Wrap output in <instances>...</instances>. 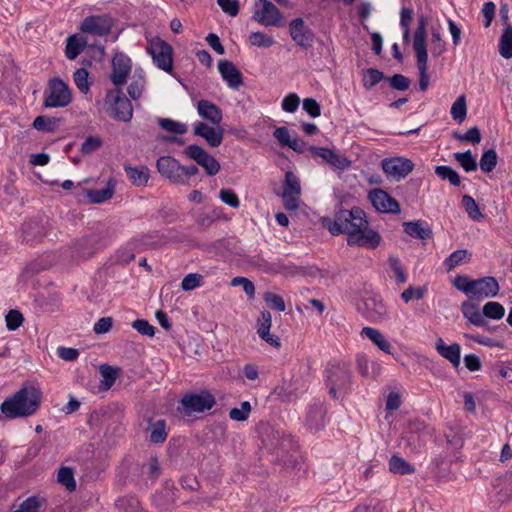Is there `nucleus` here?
Wrapping results in <instances>:
<instances>
[{"label": "nucleus", "instance_id": "58836bf2", "mask_svg": "<svg viewBox=\"0 0 512 512\" xmlns=\"http://www.w3.org/2000/svg\"><path fill=\"white\" fill-rule=\"evenodd\" d=\"M158 124L163 130L174 134L182 135L188 131V127L185 123L170 118H159Z\"/></svg>", "mask_w": 512, "mask_h": 512}, {"label": "nucleus", "instance_id": "a878e982", "mask_svg": "<svg viewBox=\"0 0 512 512\" xmlns=\"http://www.w3.org/2000/svg\"><path fill=\"white\" fill-rule=\"evenodd\" d=\"M437 352L445 359H447L455 368L460 365L461 348L457 343L446 345L442 339L436 343Z\"/></svg>", "mask_w": 512, "mask_h": 512}, {"label": "nucleus", "instance_id": "6e6552de", "mask_svg": "<svg viewBox=\"0 0 512 512\" xmlns=\"http://www.w3.org/2000/svg\"><path fill=\"white\" fill-rule=\"evenodd\" d=\"M147 52L151 55L154 64L165 72H171L173 69V49L170 44L159 37L149 41Z\"/></svg>", "mask_w": 512, "mask_h": 512}, {"label": "nucleus", "instance_id": "864d4df0", "mask_svg": "<svg viewBox=\"0 0 512 512\" xmlns=\"http://www.w3.org/2000/svg\"><path fill=\"white\" fill-rule=\"evenodd\" d=\"M144 85L145 80L142 74L134 75L132 82L128 86L129 96L134 100L139 99L142 95Z\"/></svg>", "mask_w": 512, "mask_h": 512}, {"label": "nucleus", "instance_id": "4be33fe9", "mask_svg": "<svg viewBox=\"0 0 512 512\" xmlns=\"http://www.w3.org/2000/svg\"><path fill=\"white\" fill-rule=\"evenodd\" d=\"M291 38L301 47L308 48L313 41V34L310 30L306 29L304 20L302 18L293 19L289 25Z\"/></svg>", "mask_w": 512, "mask_h": 512}, {"label": "nucleus", "instance_id": "5fc2aeb1", "mask_svg": "<svg viewBox=\"0 0 512 512\" xmlns=\"http://www.w3.org/2000/svg\"><path fill=\"white\" fill-rule=\"evenodd\" d=\"M384 78V74L378 69L369 68L364 72L363 85L370 89Z\"/></svg>", "mask_w": 512, "mask_h": 512}, {"label": "nucleus", "instance_id": "0eeeda50", "mask_svg": "<svg viewBox=\"0 0 512 512\" xmlns=\"http://www.w3.org/2000/svg\"><path fill=\"white\" fill-rule=\"evenodd\" d=\"M329 393L336 398L337 392H347L351 383V372L346 364H334L326 371Z\"/></svg>", "mask_w": 512, "mask_h": 512}, {"label": "nucleus", "instance_id": "052dcab7", "mask_svg": "<svg viewBox=\"0 0 512 512\" xmlns=\"http://www.w3.org/2000/svg\"><path fill=\"white\" fill-rule=\"evenodd\" d=\"M454 138L462 142L478 144L481 141V133L477 127H472L464 134L455 133Z\"/></svg>", "mask_w": 512, "mask_h": 512}, {"label": "nucleus", "instance_id": "79ce46f5", "mask_svg": "<svg viewBox=\"0 0 512 512\" xmlns=\"http://www.w3.org/2000/svg\"><path fill=\"white\" fill-rule=\"evenodd\" d=\"M505 315V308L502 304L499 302L490 301L484 304L483 306V316L494 319V320H500Z\"/></svg>", "mask_w": 512, "mask_h": 512}, {"label": "nucleus", "instance_id": "bb28decb", "mask_svg": "<svg viewBox=\"0 0 512 512\" xmlns=\"http://www.w3.org/2000/svg\"><path fill=\"white\" fill-rule=\"evenodd\" d=\"M403 227L405 233L413 238L426 240L432 237V231L425 221L404 222Z\"/></svg>", "mask_w": 512, "mask_h": 512}, {"label": "nucleus", "instance_id": "f03ea898", "mask_svg": "<svg viewBox=\"0 0 512 512\" xmlns=\"http://www.w3.org/2000/svg\"><path fill=\"white\" fill-rule=\"evenodd\" d=\"M40 405V393L33 387H23L0 405V410L8 419L33 415Z\"/></svg>", "mask_w": 512, "mask_h": 512}, {"label": "nucleus", "instance_id": "f257e3e1", "mask_svg": "<svg viewBox=\"0 0 512 512\" xmlns=\"http://www.w3.org/2000/svg\"><path fill=\"white\" fill-rule=\"evenodd\" d=\"M323 223L332 235L346 234L349 246L375 249L381 242L380 234L369 227L365 212L358 207L339 210L334 219Z\"/></svg>", "mask_w": 512, "mask_h": 512}, {"label": "nucleus", "instance_id": "39448f33", "mask_svg": "<svg viewBox=\"0 0 512 512\" xmlns=\"http://www.w3.org/2000/svg\"><path fill=\"white\" fill-rule=\"evenodd\" d=\"M72 102V92L67 83L60 78H52L44 92V106L64 108Z\"/></svg>", "mask_w": 512, "mask_h": 512}, {"label": "nucleus", "instance_id": "69168bd1", "mask_svg": "<svg viewBox=\"0 0 512 512\" xmlns=\"http://www.w3.org/2000/svg\"><path fill=\"white\" fill-rule=\"evenodd\" d=\"M132 327L140 334L152 337L155 334V327L147 320L137 319L132 323Z\"/></svg>", "mask_w": 512, "mask_h": 512}, {"label": "nucleus", "instance_id": "a19ab883", "mask_svg": "<svg viewBox=\"0 0 512 512\" xmlns=\"http://www.w3.org/2000/svg\"><path fill=\"white\" fill-rule=\"evenodd\" d=\"M454 159L466 172H472L477 169L476 159L473 157L470 150L454 153Z\"/></svg>", "mask_w": 512, "mask_h": 512}, {"label": "nucleus", "instance_id": "ddd939ff", "mask_svg": "<svg viewBox=\"0 0 512 512\" xmlns=\"http://www.w3.org/2000/svg\"><path fill=\"white\" fill-rule=\"evenodd\" d=\"M132 69L131 59L122 52L115 53L112 59L111 82L120 87L125 84Z\"/></svg>", "mask_w": 512, "mask_h": 512}, {"label": "nucleus", "instance_id": "b1692460", "mask_svg": "<svg viewBox=\"0 0 512 512\" xmlns=\"http://www.w3.org/2000/svg\"><path fill=\"white\" fill-rule=\"evenodd\" d=\"M197 112L202 119L218 126L222 119V110L209 100H200L197 102Z\"/></svg>", "mask_w": 512, "mask_h": 512}, {"label": "nucleus", "instance_id": "e2e57ef3", "mask_svg": "<svg viewBox=\"0 0 512 512\" xmlns=\"http://www.w3.org/2000/svg\"><path fill=\"white\" fill-rule=\"evenodd\" d=\"M102 146V139L98 136H89L81 145V152L85 155L91 154Z\"/></svg>", "mask_w": 512, "mask_h": 512}, {"label": "nucleus", "instance_id": "1a4fd4ad", "mask_svg": "<svg viewBox=\"0 0 512 512\" xmlns=\"http://www.w3.org/2000/svg\"><path fill=\"white\" fill-rule=\"evenodd\" d=\"M301 191L302 189L298 176L292 171H287L285 173L283 192L281 194L284 207L287 210L295 211L298 209Z\"/></svg>", "mask_w": 512, "mask_h": 512}, {"label": "nucleus", "instance_id": "2f4dec72", "mask_svg": "<svg viewBox=\"0 0 512 512\" xmlns=\"http://www.w3.org/2000/svg\"><path fill=\"white\" fill-rule=\"evenodd\" d=\"M357 368L359 373L364 377H376L380 374L381 365L377 362H370L367 356H357Z\"/></svg>", "mask_w": 512, "mask_h": 512}, {"label": "nucleus", "instance_id": "e433bc0d", "mask_svg": "<svg viewBox=\"0 0 512 512\" xmlns=\"http://www.w3.org/2000/svg\"><path fill=\"white\" fill-rule=\"evenodd\" d=\"M389 470L395 474L405 475L414 472V467L404 458L393 455L389 460Z\"/></svg>", "mask_w": 512, "mask_h": 512}, {"label": "nucleus", "instance_id": "473e14b6", "mask_svg": "<svg viewBox=\"0 0 512 512\" xmlns=\"http://www.w3.org/2000/svg\"><path fill=\"white\" fill-rule=\"evenodd\" d=\"M472 254L467 249L456 250L443 262L447 271H451L464 262H469Z\"/></svg>", "mask_w": 512, "mask_h": 512}, {"label": "nucleus", "instance_id": "6ab92c4d", "mask_svg": "<svg viewBox=\"0 0 512 512\" xmlns=\"http://www.w3.org/2000/svg\"><path fill=\"white\" fill-rule=\"evenodd\" d=\"M309 149L313 155L322 158L325 162L329 163L336 169L345 170L351 166V161L347 157L336 153L334 150L316 146H311Z\"/></svg>", "mask_w": 512, "mask_h": 512}, {"label": "nucleus", "instance_id": "13d9d810", "mask_svg": "<svg viewBox=\"0 0 512 512\" xmlns=\"http://www.w3.org/2000/svg\"><path fill=\"white\" fill-rule=\"evenodd\" d=\"M472 283H473V279H470L466 275H457L452 281L453 286L457 290L465 293L469 297L471 296V292H472V288H471Z\"/></svg>", "mask_w": 512, "mask_h": 512}, {"label": "nucleus", "instance_id": "5701e85b", "mask_svg": "<svg viewBox=\"0 0 512 512\" xmlns=\"http://www.w3.org/2000/svg\"><path fill=\"white\" fill-rule=\"evenodd\" d=\"M272 325V316L269 311H262L257 320V333L259 337L273 347L280 346V340L277 336L270 333Z\"/></svg>", "mask_w": 512, "mask_h": 512}, {"label": "nucleus", "instance_id": "338daca9", "mask_svg": "<svg viewBox=\"0 0 512 512\" xmlns=\"http://www.w3.org/2000/svg\"><path fill=\"white\" fill-rule=\"evenodd\" d=\"M389 264L395 274L396 281L398 283H405L407 280V276L405 274L404 269L402 268L400 260L395 256H390Z\"/></svg>", "mask_w": 512, "mask_h": 512}, {"label": "nucleus", "instance_id": "37998d69", "mask_svg": "<svg viewBox=\"0 0 512 512\" xmlns=\"http://www.w3.org/2000/svg\"><path fill=\"white\" fill-rule=\"evenodd\" d=\"M57 480L59 483L64 485L70 492L76 489V482L74 479V472L72 468L61 467L58 471Z\"/></svg>", "mask_w": 512, "mask_h": 512}, {"label": "nucleus", "instance_id": "3c124183", "mask_svg": "<svg viewBox=\"0 0 512 512\" xmlns=\"http://www.w3.org/2000/svg\"><path fill=\"white\" fill-rule=\"evenodd\" d=\"M307 425L311 429H319L323 426V412L320 407H311L307 414Z\"/></svg>", "mask_w": 512, "mask_h": 512}, {"label": "nucleus", "instance_id": "774afa93", "mask_svg": "<svg viewBox=\"0 0 512 512\" xmlns=\"http://www.w3.org/2000/svg\"><path fill=\"white\" fill-rule=\"evenodd\" d=\"M231 286H233V287L241 286L243 288L244 292L249 297H253L254 294H255V286H254V284L252 283V281H250L246 277L238 276V277L233 278L232 281H231Z\"/></svg>", "mask_w": 512, "mask_h": 512}, {"label": "nucleus", "instance_id": "ea45409f", "mask_svg": "<svg viewBox=\"0 0 512 512\" xmlns=\"http://www.w3.org/2000/svg\"><path fill=\"white\" fill-rule=\"evenodd\" d=\"M435 174L442 180L449 181V183L455 187L459 186L461 183L459 174L450 166H436Z\"/></svg>", "mask_w": 512, "mask_h": 512}, {"label": "nucleus", "instance_id": "4468645a", "mask_svg": "<svg viewBox=\"0 0 512 512\" xmlns=\"http://www.w3.org/2000/svg\"><path fill=\"white\" fill-rule=\"evenodd\" d=\"M472 292L470 298L482 300L486 298H493L499 293V284L496 278L486 276L473 280L471 285Z\"/></svg>", "mask_w": 512, "mask_h": 512}, {"label": "nucleus", "instance_id": "393cba45", "mask_svg": "<svg viewBox=\"0 0 512 512\" xmlns=\"http://www.w3.org/2000/svg\"><path fill=\"white\" fill-rule=\"evenodd\" d=\"M360 335L362 337H367L384 353L392 354V345L380 330L372 327H364L362 328Z\"/></svg>", "mask_w": 512, "mask_h": 512}, {"label": "nucleus", "instance_id": "423d86ee", "mask_svg": "<svg viewBox=\"0 0 512 512\" xmlns=\"http://www.w3.org/2000/svg\"><path fill=\"white\" fill-rule=\"evenodd\" d=\"M105 101L109 104L107 112L111 117L123 122H129L132 119L133 107L131 101L120 88L109 91Z\"/></svg>", "mask_w": 512, "mask_h": 512}, {"label": "nucleus", "instance_id": "cd10ccee", "mask_svg": "<svg viewBox=\"0 0 512 512\" xmlns=\"http://www.w3.org/2000/svg\"><path fill=\"white\" fill-rule=\"evenodd\" d=\"M87 44V38L82 35L74 34L69 36L66 40V57L69 60L76 59L78 55L86 48Z\"/></svg>", "mask_w": 512, "mask_h": 512}, {"label": "nucleus", "instance_id": "680f3d73", "mask_svg": "<svg viewBox=\"0 0 512 512\" xmlns=\"http://www.w3.org/2000/svg\"><path fill=\"white\" fill-rule=\"evenodd\" d=\"M6 327L10 331L18 329L23 321V315L18 310H10L5 317Z\"/></svg>", "mask_w": 512, "mask_h": 512}, {"label": "nucleus", "instance_id": "de8ad7c7", "mask_svg": "<svg viewBox=\"0 0 512 512\" xmlns=\"http://www.w3.org/2000/svg\"><path fill=\"white\" fill-rule=\"evenodd\" d=\"M497 165V153L494 149L485 151L480 159V168L483 172L489 173L494 170Z\"/></svg>", "mask_w": 512, "mask_h": 512}, {"label": "nucleus", "instance_id": "a211bd4d", "mask_svg": "<svg viewBox=\"0 0 512 512\" xmlns=\"http://www.w3.org/2000/svg\"><path fill=\"white\" fill-rule=\"evenodd\" d=\"M382 168L387 176L400 180L413 170V163L409 159L396 157L383 160Z\"/></svg>", "mask_w": 512, "mask_h": 512}, {"label": "nucleus", "instance_id": "f3484780", "mask_svg": "<svg viewBox=\"0 0 512 512\" xmlns=\"http://www.w3.org/2000/svg\"><path fill=\"white\" fill-rule=\"evenodd\" d=\"M112 29V21L107 16H88L80 25V30L84 33L105 36Z\"/></svg>", "mask_w": 512, "mask_h": 512}, {"label": "nucleus", "instance_id": "f8f14e48", "mask_svg": "<svg viewBox=\"0 0 512 512\" xmlns=\"http://www.w3.org/2000/svg\"><path fill=\"white\" fill-rule=\"evenodd\" d=\"M253 19L263 26H278L281 14L279 9L268 0H258Z\"/></svg>", "mask_w": 512, "mask_h": 512}, {"label": "nucleus", "instance_id": "412c9836", "mask_svg": "<svg viewBox=\"0 0 512 512\" xmlns=\"http://www.w3.org/2000/svg\"><path fill=\"white\" fill-rule=\"evenodd\" d=\"M194 134L204 138L211 147H218L223 141L224 130L219 127V125L212 127L204 122L198 121L194 125Z\"/></svg>", "mask_w": 512, "mask_h": 512}, {"label": "nucleus", "instance_id": "c85d7f7f", "mask_svg": "<svg viewBox=\"0 0 512 512\" xmlns=\"http://www.w3.org/2000/svg\"><path fill=\"white\" fill-rule=\"evenodd\" d=\"M461 311L463 316L468 320L470 324H473L477 327L486 325L483 311H480L477 304L470 301H464L461 304Z\"/></svg>", "mask_w": 512, "mask_h": 512}, {"label": "nucleus", "instance_id": "f704fd0d", "mask_svg": "<svg viewBox=\"0 0 512 512\" xmlns=\"http://www.w3.org/2000/svg\"><path fill=\"white\" fill-rule=\"evenodd\" d=\"M125 172L128 179L136 186H144L148 182V170L144 167L125 166Z\"/></svg>", "mask_w": 512, "mask_h": 512}, {"label": "nucleus", "instance_id": "0e129e2a", "mask_svg": "<svg viewBox=\"0 0 512 512\" xmlns=\"http://www.w3.org/2000/svg\"><path fill=\"white\" fill-rule=\"evenodd\" d=\"M219 198L222 202L232 208H238L240 206V200L237 194L231 189H221L219 192Z\"/></svg>", "mask_w": 512, "mask_h": 512}, {"label": "nucleus", "instance_id": "603ef678", "mask_svg": "<svg viewBox=\"0 0 512 512\" xmlns=\"http://www.w3.org/2000/svg\"><path fill=\"white\" fill-rule=\"evenodd\" d=\"M251 45L268 48L274 44V39L263 32H252L249 36Z\"/></svg>", "mask_w": 512, "mask_h": 512}, {"label": "nucleus", "instance_id": "c03bdc74", "mask_svg": "<svg viewBox=\"0 0 512 512\" xmlns=\"http://www.w3.org/2000/svg\"><path fill=\"white\" fill-rule=\"evenodd\" d=\"M452 118L461 123L465 120L467 115L466 99L464 95L459 96L451 107Z\"/></svg>", "mask_w": 512, "mask_h": 512}, {"label": "nucleus", "instance_id": "bf43d9fd", "mask_svg": "<svg viewBox=\"0 0 512 512\" xmlns=\"http://www.w3.org/2000/svg\"><path fill=\"white\" fill-rule=\"evenodd\" d=\"M251 411V405L248 401H244L241 403V407H234L230 410L229 416L232 420L235 421H244L249 417Z\"/></svg>", "mask_w": 512, "mask_h": 512}, {"label": "nucleus", "instance_id": "7c9ffc66", "mask_svg": "<svg viewBox=\"0 0 512 512\" xmlns=\"http://www.w3.org/2000/svg\"><path fill=\"white\" fill-rule=\"evenodd\" d=\"M148 431L150 432L149 440L154 444L164 443L168 433L166 431V422L164 420H149Z\"/></svg>", "mask_w": 512, "mask_h": 512}, {"label": "nucleus", "instance_id": "20e7f679", "mask_svg": "<svg viewBox=\"0 0 512 512\" xmlns=\"http://www.w3.org/2000/svg\"><path fill=\"white\" fill-rule=\"evenodd\" d=\"M358 312L369 322L381 324L389 320V310L383 298L373 292H366L357 304Z\"/></svg>", "mask_w": 512, "mask_h": 512}, {"label": "nucleus", "instance_id": "a18cd8bd", "mask_svg": "<svg viewBox=\"0 0 512 512\" xmlns=\"http://www.w3.org/2000/svg\"><path fill=\"white\" fill-rule=\"evenodd\" d=\"M32 126L41 132H53L58 126V119L46 116H38Z\"/></svg>", "mask_w": 512, "mask_h": 512}, {"label": "nucleus", "instance_id": "c9c22d12", "mask_svg": "<svg viewBox=\"0 0 512 512\" xmlns=\"http://www.w3.org/2000/svg\"><path fill=\"white\" fill-rule=\"evenodd\" d=\"M499 54L505 58H512V26H507L499 40Z\"/></svg>", "mask_w": 512, "mask_h": 512}, {"label": "nucleus", "instance_id": "aec40b11", "mask_svg": "<svg viewBox=\"0 0 512 512\" xmlns=\"http://www.w3.org/2000/svg\"><path fill=\"white\" fill-rule=\"evenodd\" d=\"M218 70L229 88L238 90L243 84L242 73L231 61L220 60L218 63Z\"/></svg>", "mask_w": 512, "mask_h": 512}, {"label": "nucleus", "instance_id": "9d476101", "mask_svg": "<svg viewBox=\"0 0 512 512\" xmlns=\"http://www.w3.org/2000/svg\"><path fill=\"white\" fill-rule=\"evenodd\" d=\"M181 404L184 408V413L191 415L195 412L201 413L210 410L215 404V398L207 391L199 394L189 393L182 397Z\"/></svg>", "mask_w": 512, "mask_h": 512}, {"label": "nucleus", "instance_id": "dca6fc26", "mask_svg": "<svg viewBox=\"0 0 512 512\" xmlns=\"http://www.w3.org/2000/svg\"><path fill=\"white\" fill-rule=\"evenodd\" d=\"M157 169L159 173L168 178L171 182L175 184H184L182 176V165L178 160L171 156H162L157 160Z\"/></svg>", "mask_w": 512, "mask_h": 512}, {"label": "nucleus", "instance_id": "6e6d98bb", "mask_svg": "<svg viewBox=\"0 0 512 512\" xmlns=\"http://www.w3.org/2000/svg\"><path fill=\"white\" fill-rule=\"evenodd\" d=\"M263 299L271 309L277 310L279 312H283L286 309L285 302L280 295H277L273 292H265Z\"/></svg>", "mask_w": 512, "mask_h": 512}, {"label": "nucleus", "instance_id": "c756f323", "mask_svg": "<svg viewBox=\"0 0 512 512\" xmlns=\"http://www.w3.org/2000/svg\"><path fill=\"white\" fill-rule=\"evenodd\" d=\"M115 192V180L109 179L107 181V186L104 189H97V190H88L86 192L87 197L89 198L91 203H104L112 198Z\"/></svg>", "mask_w": 512, "mask_h": 512}, {"label": "nucleus", "instance_id": "4c0bfd02", "mask_svg": "<svg viewBox=\"0 0 512 512\" xmlns=\"http://www.w3.org/2000/svg\"><path fill=\"white\" fill-rule=\"evenodd\" d=\"M119 512H143L139 500L134 496H125L116 501Z\"/></svg>", "mask_w": 512, "mask_h": 512}, {"label": "nucleus", "instance_id": "49530a36", "mask_svg": "<svg viewBox=\"0 0 512 512\" xmlns=\"http://www.w3.org/2000/svg\"><path fill=\"white\" fill-rule=\"evenodd\" d=\"M462 204L465 208L466 213L468 216L473 220H481L483 219L484 215L481 213L478 204L470 195H464L462 197Z\"/></svg>", "mask_w": 512, "mask_h": 512}, {"label": "nucleus", "instance_id": "8fccbe9b", "mask_svg": "<svg viewBox=\"0 0 512 512\" xmlns=\"http://www.w3.org/2000/svg\"><path fill=\"white\" fill-rule=\"evenodd\" d=\"M42 505H43L42 499L35 497V496H31V497L27 498L26 500H24L18 506V508L12 512H39Z\"/></svg>", "mask_w": 512, "mask_h": 512}, {"label": "nucleus", "instance_id": "7ed1b4c3", "mask_svg": "<svg viewBox=\"0 0 512 512\" xmlns=\"http://www.w3.org/2000/svg\"><path fill=\"white\" fill-rule=\"evenodd\" d=\"M426 26L427 21L424 16L418 18L417 28L414 34L413 48L417 57V67L419 71V89L427 90L429 86L428 75V54L426 50Z\"/></svg>", "mask_w": 512, "mask_h": 512}, {"label": "nucleus", "instance_id": "4d7b16f0", "mask_svg": "<svg viewBox=\"0 0 512 512\" xmlns=\"http://www.w3.org/2000/svg\"><path fill=\"white\" fill-rule=\"evenodd\" d=\"M203 276L198 273L187 274L181 282V288L184 291H191L202 285Z\"/></svg>", "mask_w": 512, "mask_h": 512}, {"label": "nucleus", "instance_id": "9b49d317", "mask_svg": "<svg viewBox=\"0 0 512 512\" xmlns=\"http://www.w3.org/2000/svg\"><path fill=\"white\" fill-rule=\"evenodd\" d=\"M184 153L198 165L202 166L208 175L213 176L220 171V164L217 159L202 147L195 144L189 145L185 148Z\"/></svg>", "mask_w": 512, "mask_h": 512}, {"label": "nucleus", "instance_id": "09e8293b", "mask_svg": "<svg viewBox=\"0 0 512 512\" xmlns=\"http://www.w3.org/2000/svg\"><path fill=\"white\" fill-rule=\"evenodd\" d=\"M88 71L85 68L77 69L73 74V80L77 88L81 93H88L90 89V83L88 81Z\"/></svg>", "mask_w": 512, "mask_h": 512}, {"label": "nucleus", "instance_id": "72a5a7b5", "mask_svg": "<svg viewBox=\"0 0 512 512\" xmlns=\"http://www.w3.org/2000/svg\"><path fill=\"white\" fill-rule=\"evenodd\" d=\"M101 384L105 390L110 389L119 376V368L104 364L100 366Z\"/></svg>", "mask_w": 512, "mask_h": 512}, {"label": "nucleus", "instance_id": "2eb2a0df", "mask_svg": "<svg viewBox=\"0 0 512 512\" xmlns=\"http://www.w3.org/2000/svg\"><path fill=\"white\" fill-rule=\"evenodd\" d=\"M368 198L375 209L379 212L394 214L400 212V205L397 200L380 188L371 190L368 194Z\"/></svg>", "mask_w": 512, "mask_h": 512}]
</instances>
